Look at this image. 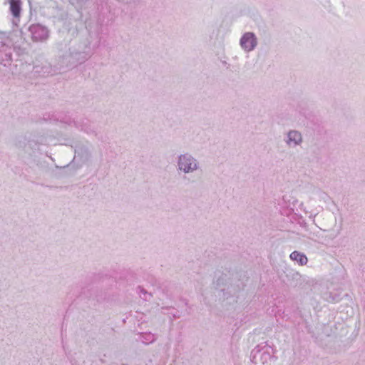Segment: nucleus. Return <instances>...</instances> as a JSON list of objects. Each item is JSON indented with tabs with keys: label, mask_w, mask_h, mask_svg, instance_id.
I'll return each mask as SVG.
<instances>
[{
	"label": "nucleus",
	"mask_w": 365,
	"mask_h": 365,
	"mask_svg": "<svg viewBox=\"0 0 365 365\" xmlns=\"http://www.w3.org/2000/svg\"><path fill=\"white\" fill-rule=\"evenodd\" d=\"M195 163L190 157H187L186 155H182L180 157L179 168L180 170H183L185 173H188L195 169Z\"/></svg>",
	"instance_id": "1"
},
{
	"label": "nucleus",
	"mask_w": 365,
	"mask_h": 365,
	"mask_svg": "<svg viewBox=\"0 0 365 365\" xmlns=\"http://www.w3.org/2000/svg\"><path fill=\"white\" fill-rule=\"evenodd\" d=\"M240 43L247 51L254 48L256 45V38L252 33H246L241 38Z\"/></svg>",
	"instance_id": "2"
},
{
	"label": "nucleus",
	"mask_w": 365,
	"mask_h": 365,
	"mask_svg": "<svg viewBox=\"0 0 365 365\" xmlns=\"http://www.w3.org/2000/svg\"><path fill=\"white\" fill-rule=\"evenodd\" d=\"M291 259L294 261H297L299 264L304 265L307 263V257L302 253H300L297 251H294L290 254Z\"/></svg>",
	"instance_id": "3"
},
{
	"label": "nucleus",
	"mask_w": 365,
	"mask_h": 365,
	"mask_svg": "<svg viewBox=\"0 0 365 365\" xmlns=\"http://www.w3.org/2000/svg\"><path fill=\"white\" fill-rule=\"evenodd\" d=\"M32 33L34 38L36 40H41L46 37V31L41 26H34L32 28Z\"/></svg>",
	"instance_id": "4"
},
{
	"label": "nucleus",
	"mask_w": 365,
	"mask_h": 365,
	"mask_svg": "<svg viewBox=\"0 0 365 365\" xmlns=\"http://www.w3.org/2000/svg\"><path fill=\"white\" fill-rule=\"evenodd\" d=\"M10 9L14 16L19 17L21 12L20 0H10Z\"/></svg>",
	"instance_id": "5"
},
{
	"label": "nucleus",
	"mask_w": 365,
	"mask_h": 365,
	"mask_svg": "<svg viewBox=\"0 0 365 365\" xmlns=\"http://www.w3.org/2000/svg\"><path fill=\"white\" fill-rule=\"evenodd\" d=\"M289 143L293 142L294 144H297L302 141L301 134L297 131H292L288 134Z\"/></svg>",
	"instance_id": "6"
}]
</instances>
